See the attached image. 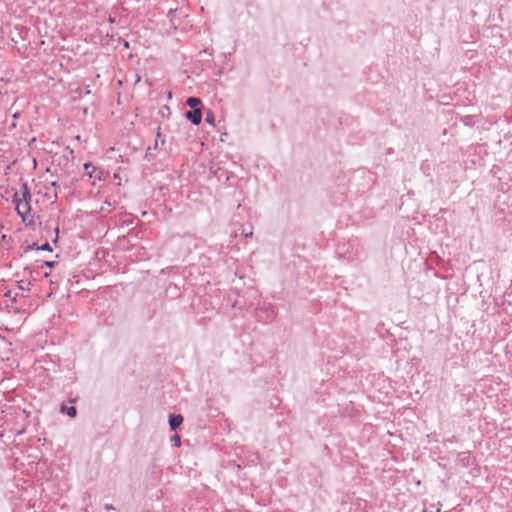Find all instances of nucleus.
Listing matches in <instances>:
<instances>
[{
    "mask_svg": "<svg viewBox=\"0 0 512 512\" xmlns=\"http://www.w3.org/2000/svg\"><path fill=\"white\" fill-rule=\"evenodd\" d=\"M37 250H41V251H48V252H51L52 251V248L50 246V244L48 242L44 243L43 245L37 247Z\"/></svg>",
    "mask_w": 512,
    "mask_h": 512,
    "instance_id": "nucleus-12",
    "label": "nucleus"
},
{
    "mask_svg": "<svg viewBox=\"0 0 512 512\" xmlns=\"http://www.w3.org/2000/svg\"><path fill=\"white\" fill-rule=\"evenodd\" d=\"M37 247H39V246L37 245V243L28 244V245L26 246V248H25V251L32 250V249L37 250Z\"/></svg>",
    "mask_w": 512,
    "mask_h": 512,
    "instance_id": "nucleus-13",
    "label": "nucleus"
},
{
    "mask_svg": "<svg viewBox=\"0 0 512 512\" xmlns=\"http://www.w3.org/2000/svg\"><path fill=\"white\" fill-rule=\"evenodd\" d=\"M61 412L66 413L69 417H75L77 414V410L74 406L66 407L65 405H62Z\"/></svg>",
    "mask_w": 512,
    "mask_h": 512,
    "instance_id": "nucleus-7",
    "label": "nucleus"
},
{
    "mask_svg": "<svg viewBox=\"0 0 512 512\" xmlns=\"http://www.w3.org/2000/svg\"><path fill=\"white\" fill-rule=\"evenodd\" d=\"M186 118L193 124L199 125L202 120V112L201 109H194L185 112Z\"/></svg>",
    "mask_w": 512,
    "mask_h": 512,
    "instance_id": "nucleus-2",
    "label": "nucleus"
},
{
    "mask_svg": "<svg viewBox=\"0 0 512 512\" xmlns=\"http://www.w3.org/2000/svg\"><path fill=\"white\" fill-rule=\"evenodd\" d=\"M105 208H108V206H111L110 202H105Z\"/></svg>",
    "mask_w": 512,
    "mask_h": 512,
    "instance_id": "nucleus-20",
    "label": "nucleus"
},
{
    "mask_svg": "<svg viewBox=\"0 0 512 512\" xmlns=\"http://www.w3.org/2000/svg\"><path fill=\"white\" fill-rule=\"evenodd\" d=\"M423 512H427L426 510H424Z\"/></svg>",
    "mask_w": 512,
    "mask_h": 512,
    "instance_id": "nucleus-22",
    "label": "nucleus"
},
{
    "mask_svg": "<svg viewBox=\"0 0 512 512\" xmlns=\"http://www.w3.org/2000/svg\"><path fill=\"white\" fill-rule=\"evenodd\" d=\"M84 170H85L86 175H88L90 178L95 177L98 180L102 179V177H101L102 171H100L99 174L96 175L95 173L97 171V168L94 167L90 162L84 164Z\"/></svg>",
    "mask_w": 512,
    "mask_h": 512,
    "instance_id": "nucleus-4",
    "label": "nucleus"
},
{
    "mask_svg": "<svg viewBox=\"0 0 512 512\" xmlns=\"http://www.w3.org/2000/svg\"><path fill=\"white\" fill-rule=\"evenodd\" d=\"M159 142H161L162 145L165 144V139L162 138V135H161V127L160 126L157 127L156 140H155L154 147H153L155 150L158 149Z\"/></svg>",
    "mask_w": 512,
    "mask_h": 512,
    "instance_id": "nucleus-8",
    "label": "nucleus"
},
{
    "mask_svg": "<svg viewBox=\"0 0 512 512\" xmlns=\"http://www.w3.org/2000/svg\"><path fill=\"white\" fill-rule=\"evenodd\" d=\"M11 296V291H8L7 293H5V297H10Z\"/></svg>",
    "mask_w": 512,
    "mask_h": 512,
    "instance_id": "nucleus-19",
    "label": "nucleus"
},
{
    "mask_svg": "<svg viewBox=\"0 0 512 512\" xmlns=\"http://www.w3.org/2000/svg\"><path fill=\"white\" fill-rule=\"evenodd\" d=\"M55 265L54 261H44L43 266H46L48 268H52Z\"/></svg>",
    "mask_w": 512,
    "mask_h": 512,
    "instance_id": "nucleus-15",
    "label": "nucleus"
},
{
    "mask_svg": "<svg viewBox=\"0 0 512 512\" xmlns=\"http://www.w3.org/2000/svg\"><path fill=\"white\" fill-rule=\"evenodd\" d=\"M159 114L161 115V117H168L170 115V108L169 106L167 105H164L160 108L159 110Z\"/></svg>",
    "mask_w": 512,
    "mask_h": 512,
    "instance_id": "nucleus-10",
    "label": "nucleus"
},
{
    "mask_svg": "<svg viewBox=\"0 0 512 512\" xmlns=\"http://www.w3.org/2000/svg\"><path fill=\"white\" fill-rule=\"evenodd\" d=\"M51 186L56 188V187H58L59 185H58V183H57L56 181H53V182L51 183Z\"/></svg>",
    "mask_w": 512,
    "mask_h": 512,
    "instance_id": "nucleus-18",
    "label": "nucleus"
},
{
    "mask_svg": "<svg viewBox=\"0 0 512 512\" xmlns=\"http://www.w3.org/2000/svg\"><path fill=\"white\" fill-rule=\"evenodd\" d=\"M171 441L173 442L174 446L179 447L181 445V439L178 434H174L171 437Z\"/></svg>",
    "mask_w": 512,
    "mask_h": 512,
    "instance_id": "nucleus-11",
    "label": "nucleus"
},
{
    "mask_svg": "<svg viewBox=\"0 0 512 512\" xmlns=\"http://www.w3.org/2000/svg\"><path fill=\"white\" fill-rule=\"evenodd\" d=\"M105 510H113L114 507L111 504H105L104 506Z\"/></svg>",
    "mask_w": 512,
    "mask_h": 512,
    "instance_id": "nucleus-17",
    "label": "nucleus"
},
{
    "mask_svg": "<svg viewBox=\"0 0 512 512\" xmlns=\"http://www.w3.org/2000/svg\"><path fill=\"white\" fill-rule=\"evenodd\" d=\"M21 198L19 197L20 201H27L28 203L31 200V194L28 188L27 183H23L21 186Z\"/></svg>",
    "mask_w": 512,
    "mask_h": 512,
    "instance_id": "nucleus-5",
    "label": "nucleus"
},
{
    "mask_svg": "<svg viewBox=\"0 0 512 512\" xmlns=\"http://www.w3.org/2000/svg\"><path fill=\"white\" fill-rule=\"evenodd\" d=\"M242 234H243L245 237H252V235H253V231H252V229H250L249 231H247L246 229H243V230H242Z\"/></svg>",
    "mask_w": 512,
    "mask_h": 512,
    "instance_id": "nucleus-14",
    "label": "nucleus"
},
{
    "mask_svg": "<svg viewBox=\"0 0 512 512\" xmlns=\"http://www.w3.org/2000/svg\"><path fill=\"white\" fill-rule=\"evenodd\" d=\"M13 203L16 205V210L20 216H24L30 212L29 203L27 201H20L18 193L14 194Z\"/></svg>",
    "mask_w": 512,
    "mask_h": 512,
    "instance_id": "nucleus-1",
    "label": "nucleus"
},
{
    "mask_svg": "<svg viewBox=\"0 0 512 512\" xmlns=\"http://www.w3.org/2000/svg\"><path fill=\"white\" fill-rule=\"evenodd\" d=\"M28 284H29V283H27V285H28ZM25 285H26V282H25V281H23V280H21V281H19V282H18V287H19V289H21V290H24V289H25Z\"/></svg>",
    "mask_w": 512,
    "mask_h": 512,
    "instance_id": "nucleus-16",
    "label": "nucleus"
},
{
    "mask_svg": "<svg viewBox=\"0 0 512 512\" xmlns=\"http://www.w3.org/2000/svg\"><path fill=\"white\" fill-rule=\"evenodd\" d=\"M186 104L191 108V110H194V109H200L202 102L197 97H189L186 100Z\"/></svg>",
    "mask_w": 512,
    "mask_h": 512,
    "instance_id": "nucleus-6",
    "label": "nucleus"
},
{
    "mask_svg": "<svg viewBox=\"0 0 512 512\" xmlns=\"http://www.w3.org/2000/svg\"><path fill=\"white\" fill-rule=\"evenodd\" d=\"M205 121H206V123H208L212 126H215V118H214V114L212 111L208 110L206 112Z\"/></svg>",
    "mask_w": 512,
    "mask_h": 512,
    "instance_id": "nucleus-9",
    "label": "nucleus"
},
{
    "mask_svg": "<svg viewBox=\"0 0 512 512\" xmlns=\"http://www.w3.org/2000/svg\"><path fill=\"white\" fill-rule=\"evenodd\" d=\"M182 422H183V417L180 414H171L169 416L168 423H169L170 429L172 431H175L176 429H178L180 427V425L182 424Z\"/></svg>",
    "mask_w": 512,
    "mask_h": 512,
    "instance_id": "nucleus-3",
    "label": "nucleus"
},
{
    "mask_svg": "<svg viewBox=\"0 0 512 512\" xmlns=\"http://www.w3.org/2000/svg\"><path fill=\"white\" fill-rule=\"evenodd\" d=\"M105 208H108V206H111L110 202H105Z\"/></svg>",
    "mask_w": 512,
    "mask_h": 512,
    "instance_id": "nucleus-21",
    "label": "nucleus"
}]
</instances>
